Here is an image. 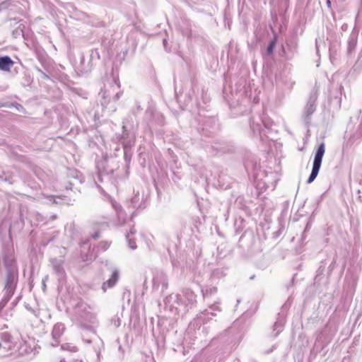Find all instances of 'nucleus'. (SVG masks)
Here are the masks:
<instances>
[{
    "mask_svg": "<svg viewBox=\"0 0 362 362\" xmlns=\"http://www.w3.org/2000/svg\"><path fill=\"white\" fill-rule=\"evenodd\" d=\"M100 95H101V97L103 98V100L101 101L102 105H107L109 103L110 98H111L112 95L110 90H102L101 92L100 93Z\"/></svg>",
    "mask_w": 362,
    "mask_h": 362,
    "instance_id": "obj_8",
    "label": "nucleus"
},
{
    "mask_svg": "<svg viewBox=\"0 0 362 362\" xmlns=\"http://www.w3.org/2000/svg\"><path fill=\"white\" fill-rule=\"evenodd\" d=\"M275 40H272L269 42L268 47H267V52L268 54H271L272 52H273V49L275 47Z\"/></svg>",
    "mask_w": 362,
    "mask_h": 362,
    "instance_id": "obj_15",
    "label": "nucleus"
},
{
    "mask_svg": "<svg viewBox=\"0 0 362 362\" xmlns=\"http://www.w3.org/2000/svg\"><path fill=\"white\" fill-rule=\"evenodd\" d=\"M205 313H206V315H209L210 314L212 316L215 315V314L213 312H209L208 310H206Z\"/></svg>",
    "mask_w": 362,
    "mask_h": 362,
    "instance_id": "obj_25",
    "label": "nucleus"
},
{
    "mask_svg": "<svg viewBox=\"0 0 362 362\" xmlns=\"http://www.w3.org/2000/svg\"><path fill=\"white\" fill-rule=\"evenodd\" d=\"M203 292V296L204 298H207L209 296H211L214 294H216L217 292V288L216 287H210L209 288H206L205 291Z\"/></svg>",
    "mask_w": 362,
    "mask_h": 362,
    "instance_id": "obj_13",
    "label": "nucleus"
},
{
    "mask_svg": "<svg viewBox=\"0 0 362 362\" xmlns=\"http://www.w3.org/2000/svg\"><path fill=\"white\" fill-rule=\"evenodd\" d=\"M45 279H43V284H42V286H44V287H45Z\"/></svg>",
    "mask_w": 362,
    "mask_h": 362,
    "instance_id": "obj_27",
    "label": "nucleus"
},
{
    "mask_svg": "<svg viewBox=\"0 0 362 362\" xmlns=\"http://www.w3.org/2000/svg\"><path fill=\"white\" fill-rule=\"evenodd\" d=\"M134 233H135V230L133 229H131L129 233H127L126 235V238L128 241L129 246L130 248H132L133 250L136 248V245L135 241L133 239L129 238V234H134Z\"/></svg>",
    "mask_w": 362,
    "mask_h": 362,
    "instance_id": "obj_11",
    "label": "nucleus"
},
{
    "mask_svg": "<svg viewBox=\"0 0 362 362\" xmlns=\"http://www.w3.org/2000/svg\"><path fill=\"white\" fill-rule=\"evenodd\" d=\"M74 313L81 322H89L94 324L97 322L96 315L93 309L83 301H79L74 307Z\"/></svg>",
    "mask_w": 362,
    "mask_h": 362,
    "instance_id": "obj_1",
    "label": "nucleus"
},
{
    "mask_svg": "<svg viewBox=\"0 0 362 362\" xmlns=\"http://www.w3.org/2000/svg\"><path fill=\"white\" fill-rule=\"evenodd\" d=\"M50 198V200L53 202V203H56L57 204L58 202L56 201V197H53V196H50L49 197Z\"/></svg>",
    "mask_w": 362,
    "mask_h": 362,
    "instance_id": "obj_23",
    "label": "nucleus"
},
{
    "mask_svg": "<svg viewBox=\"0 0 362 362\" xmlns=\"http://www.w3.org/2000/svg\"><path fill=\"white\" fill-rule=\"evenodd\" d=\"M137 200H139V198H138L137 195H136L134 197L132 198V203L134 207H136L137 206V205H136Z\"/></svg>",
    "mask_w": 362,
    "mask_h": 362,
    "instance_id": "obj_18",
    "label": "nucleus"
},
{
    "mask_svg": "<svg viewBox=\"0 0 362 362\" xmlns=\"http://www.w3.org/2000/svg\"><path fill=\"white\" fill-rule=\"evenodd\" d=\"M90 341H91L90 339L86 340V342L88 344L90 343Z\"/></svg>",
    "mask_w": 362,
    "mask_h": 362,
    "instance_id": "obj_26",
    "label": "nucleus"
},
{
    "mask_svg": "<svg viewBox=\"0 0 362 362\" xmlns=\"http://www.w3.org/2000/svg\"><path fill=\"white\" fill-rule=\"evenodd\" d=\"M99 247L103 250H107L108 248L109 244L107 243H105V242H102V243H100Z\"/></svg>",
    "mask_w": 362,
    "mask_h": 362,
    "instance_id": "obj_16",
    "label": "nucleus"
},
{
    "mask_svg": "<svg viewBox=\"0 0 362 362\" xmlns=\"http://www.w3.org/2000/svg\"><path fill=\"white\" fill-rule=\"evenodd\" d=\"M97 356H98V358H99V357H100V352H98V353H97Z\"/></svg>",
    "mask_w": 362,
    "mask_h": 362,
    "instance_id": "obj_30",
    "label": "nucleus"
},
{
    "mask_svg": "<svg viewBox=\"0 0 362 362\" xmlns=\"http://www.w3.org/2000/svg\"><path fill=\"white\" fill-rule=\"evenodd\" d=\"M122 95V93L121 92H117L115 93V96H114V99L115 100H117L119 99L120 96Z\"/></svg>",
    "mask_w": 362,
    "mask_h": 362,
    "instance_id": "obj_22",
    "label": "nucleus"
},
{
    "mask_svg": "<svg viewBox=\"0 0 362 362\" xmlns=\"http://www.w3.org/2000/svg\"><path fill=\"white\" fill-rule=\"evenodd\" d=\"M114 325L116 327H118L120 325V320L119 317L117 318V320H114Z\"/></svg>",
    "mask_w": 362,
    "mask_h": 362,
    "instance_id": "obj_20",
    "label": "nucleus"
},
{
    "mask_svg": "<svg viewBox=\"0 0 362 362\" xmlns=\"http://www.w3.org/2000/svg\"><path fill=\"white\" fill-rule=\"evenodd\" d=\"M250 127L252 129L254 134L259 133L260 135L263 133L264 130L261 129L260 124L258 123H255L254 121L250 122Z\"/></svg>",
    "mask_w": 362,
    "mask_h": 362,
    "instance_id": "obj_12",
    "label": "nucleus"
},
{
    "mask_svg": "<svg viewBox=\"0 0 362 362\" xmlns=\"http://www.w3.org/2000/svg\"><path fill=\"white\" fill-rule=\"evenodd\" d=\"M112 205H113L114 208H115V209H116V211H117V215H118L119 218H120V216H121V215H122V210L120 209V210L119 211V210H118V209H117V206H116L115 204H112Z\"/></svg>",
    "mask_w": 362,
    "mask_h": 362,
    "instance_id": "obj_19",
    "label": "nucleus"
},
{
    "mask_svg": "<svg viewBox=\"0 0 362 362\" xmlns=\"http://www.w3.org/2000/svg\"><path fill=\"white\" fill-rule=\"evenodd\" d=\"M160 283L163 284V287H167V279L162 272L157 273L153 279V286L158 287Z\"/></svg>",
    "mask_w": 362,
    "mask_h": 362,
    "instance_id": "obj_7",
    "label": "nucleus"
},
{
    "mask_svg": "<svg viewBox=\"0 0 362 362\" xmlns=\"http://www.w3.org/2000/svg\"><path fill=\"white\" fill-rule=\"evenodd\" d=\"M119 273L117 269L113 268L111 270L110 278L103 282L102 285V290L105 292L108 288H111L115 286L119 280Z\"/></svg>",
    "mask_w": 362,
    "mask_h": 362,
    "instance_id": "obj_3",
    "label": "nucleus"
},
{
    "mask_svg": "<svg viewBox=\"0 0 362 362\" xmlns=\"http://www.w3.org/2000/svg\"><path fill=\"white\" fill-rule=\"evenodd\" d=\"M53 269L56 274L59 276L62 277L64 274V271L61 262H57L56 263H53Z\"/></svg>",
    "mask_w": 362,
    "mask_h": 362,
    "instance_id": "obj_10",
    "label": "nucleus"
},
{
    "mask_svg": "<svg viewBox=\"0 0 362 362\" xmlns=\"http://www.w3.org/2000/svg\"><path fill=\"white\" fill-rule=\"evenodd\" d=\"M325 152V146L324 143H322L318 146V148L315 152V154L312 171H311V173L307 180V182L308 184H310L311 182H313L317 177L318 173L320 171V167H321L322 160V158L324 156Z\"/></svg>",
    "mask_w": 362,
    "mask_h": 362,
    "instance_id": "obj_2",
    "label": "nucleus"
},
{
    "mask_svg": "<svg viewBox=\"0 0 362 362\" xmlns=\"http://www.w3.org/2000/svg\"><path fill=\"white\" fill-rule=\"evenodd\" d=\"M65 329L64 325L62 323H57L54 325L52 332V336L53 339L54 340L55 343H52V346H55L58 344V339L60 338V337L62 335Z\"/></svg>",
    "mask_w": 362,
    "mask_h": 362,
    "instance_id": "obj_4",
    "label": "nucleus"
},
{
    "mask_svg": "<svg viewBox=\"0 0 362 362\" xmlns=\"http://www.w3.org/2000/svg\"><path fill=\"white\" fill-rule=\"evenodd\" d=\"M315 110V100L310 99V100L308 101V104L305 106V114L307 115V116H310L314 112Z\"/></svg>",
    "mask_w": 362,
    "mask_h": 362,
    "instance_id": "obj_9",
    "label": "nucleus"
},
{
    "mask_svg": "<svg viewBox=\"0 0 362 362\" xmlns=\"http://www.w3.org/2000/svg\"><path fill=\"white\" fill-rule=\"evenodd\" d=\"M210 309L212 310L213 311H220V308L215 305H212L211 307H210Z\"/></svg>",
    "mask_w": 362,
    "mask_h": 362,
    "instance_id": "obj_21",
    "label": "nucleus"
},
{
    "mask_svg": "<svg viewBox=\"0 0 362 362\" xmlns=\"http://www.w3.org/2000/svg\"><path fill=\"white\" fill-rule=\"evenodd\" d=\"M12 281H13V276L11 275H8L7 276V280H6V287H8V288L11 287V284Z\"/></svg>",
    "mask_w": 362,
    "mask_h": 362,
    "instance_id": "obj_17",
    "label": "nucleus"
},
{
    "mask_svg": "<svg viewBox=\"0 0 362 362\" xmlns=\"http://www.w3.org/2000/svg\"><path fill=\"white\" fill-rule=\"evenodd\" d=\"M163 44H164V46H165V44H166V40H163Z\"/></svg>",
    "mask_w": 362,
    "mask_h": 362,
    "instance_id": "obj_29",
    "label": "nucleus"
},
{
    "mask_svg": "<svg viewBox=\"0 0 362 362\" xmlns=\"http://www.w3.org/2000/svg\"><path fill=\"white\" fill-rule=\"evenodd\" d=\"M62 349L66 350L71 352H76L78 351V349L76 346H73L70 344H64L62 345Z\"/></svg>",
    "mask_w": 362,
    "mask_h": 362,
    "instance_id": "obj_14",
    "label": "nucleus"
},
{
    "mask_svg": "<svg viewBox=\"0 0 362 362\" xmlns=\"http://www.w3.org/2000/svg\"><path fill=\"white\" fill-rule=\"evenodd\" d=\"M326 4H327V7L330 8L331 6H332L331 1L330 0H327Z\"/></svg>",
    "mask_w": 362,
    "mask_h": 362,
    "instance_id": "obj_24",
    "label": "nucleus"
},
{
    "mask_svg": "<svg viewBox=\"0 0 362 362\" xmlns=\"http://www.w3.org/2000/svg\"><path fill=\"white\" fill-rule=\"evenodd\" d=\"M74 362H83L81 360H76Z\"/></svg>",
    "mask_w": 362,
    "mask_h": 362,
    "instance_id": "obj_28",
    "label": "nucleus"
},
{
    "mask_svg": "<svg viewBox=\"0 0 362 362\" xmlns=\"http://www.w3.org/2000/svg\"><path fill=\"white\" fill-rule=\"evenodd\" d=\"M13 65L12 59L8 57H0V69L3 71H9Z\"/></svg>",
    "mask_w": 362,
    "mask_h": 362,
    "instance_id": "obj_6",
    "label": "nucleus"
},
{
    "mask_svg": "<svg viewBox=\"0 0 362 362\" xmlns=\"http://www.w3.org/2000/svg\"><path fill=\"white\" fill-rule=\"evenodd\" d=\"M122 139V144H123V146H124V148L125 151H127V148H131L134 144V141H135L134 136L130 134L129 133H128L127 132H124Z\"/></svg>",
    "mask_w": 362,
    "mask_h": 362,
    "instance_id": "obj_5",
    "label": "nucleus"
}]
</instances>
